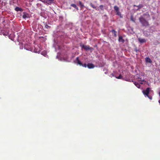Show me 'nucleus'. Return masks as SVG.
Here are the masks:
<instances>
[{
	"mask_svg": "<svg viewBox=\"0 0 160 160\" xmlns=\"http://www.w3.org/2000/svg\"><path fill=\"white\" fill-rule=\"evenodd\" d=\"M159 96L160 97V91L159 92Z\"/></svg>",
	"mask_w": 160,
	"mask_h": 160,
	"instance_id": "c85d7f7f",
	"label": "nucleus"
},
{
	"mask_svg": "<svg viewBox=\"0 0 160 160\" xmlns=\"http://www.w3.org/2000/svg\"><path fill=\"white\" fill-rule=\"evenodd\" d=\"M23 15L22 16V17L24 19H26L28 17L29 15L28 14L25 12H24L23 13Z\"/></svg>",
	"mask_w": 160,
	"mask_h": 160,
	"instance_id": "0eeeda50",
	"label": "nucleus"
},
{
	"mask_svg": "<svg viewBox=\"0 0 160 160\" xmlns=\"http://www.w3.org/2000/svg\"><path fill=\"white\" fill-rule=\"evenodd\" d=\"M112 32L113 33H114L115 36H116V32L114 30H113L112 31Z\"/></svg>",
	"mask_w": 160,
	"mask_h": 160,
	"instance_id": "4be33fe9",
	"label": "nucleus"
},
{
	"mask_svg": "<svg viewBox=\"0 0 160 160\" xmlns=\"http://www.w3.org/2000/svg\"><path fill=\"white\" fill-rule=\"evenodd\" d=\"M122 76L121 75H120L118 77H116V78L118 79H122Z\"/></svg>",
	"mask_w": 160,
	"mask_h": 160,
	"instance_id": "aec40b11",
	"label": "nucleus"
},
{
	"mask_svg": "<svg viewBox=\"0 0 160 160\" xmlns=\"http://www.w3.org/2000/svg\"><path fill=\"white\" fill-rule=\"evenodd\" d=\"M81 66H82L83 67L86 68L87 67V65L85 63L83 64H82V65Z\"/></svg>",
	"mask_w": 160,
	"mask_h": 160,
	"instance_id": "b1692460",
	"label": "nucleus"
},
{
	"mask_svg": "<svg viewBox=\"0 0 160 160\" xmlns=\"http://www.w3.org/2000/svg\"><path fill=\"white\" fill-rule=\"evenodd\" d=\"M139 20L143 26L146 27L149 25L148 22L142 17H140Z\"/></svg>",
	"mask_w": 160,
	"mask_h": 160,
	"instance_id": "f257e3e1",
	"label": "nucleus"
},
{
	"mask_svg": "<svg viewBox=\"0 0 160 160\" xmlns=\"http://www.w3.org/2000/svg\"><path fill=\"white\" fill-rule=\"evenodd\" d=\"M15 10L17 12H18V11L22 12L23 11V9L22 8H19V7H16L15 8Z\"/></svg>",
	"mask_w": 160,
	"mask_h": 160,
	"instance_id": "9d476101",
	"label": "nucleus"
},
{
	"mask_svg": "<svg viewBox=\"0 0 160 160\" xmlns=\"http://www.w3.org/2000/svg\"><path fill=\"white\" fill-rule=\"evenodd\" d=\"M9 38L11 39V40H13V39L12 38H10V36H9Z\"/></svg>",
	"mask_w": 160,
	"mask_h": 160,
	"instance_id": "bb28decb",
	"label": "nucleus"
},
{
	"mask_svg": "<svg viewBox=\"0 0 160 160\" xmlns=\"http://www.w3.org/2000/svg\"><path fill=\"white\" fill-rule=\"evenodd\" d=\"M53 1V0H44L43 2L46 4L51 5Z\"/></svg>",
	"mask_w": 160,
	"mask_h": 160,
	"instance_id": "39448f33",
	"label": "nucleus"
},
{
	"mask_svg": "<svg viewBox=\"0 0 160 160\" xmlns=\"http://www.w3.org/2000/svg\"><path fill=\"white\" fill-rule=\"evenodd\" d=\"M101 9V10H103V5H101L99 6Z\"/></svg>",
	"mask_w": 160,
	"mask_h": 160,
	"instance_id": "412c9836",
	"label": "nucleus"
},
{
	"mask_svg": "<svg viewBox=\"0 0 160 160\" xmlns=\"http://www.w3.org/2000/svg\"><path fill=\"white\" fill-rule=\"evenodd\" d=\"M71 6L75 8L77 10H78V8L77 7L76 4H71Z\"/></svg>",
	"mask_w": 160,
	"mask_h": 160,
	"instance_id": "dca6fc26",
	"label": "nucleus"
},
{
	"mask_svg": "<svg viewBox=\"0 0 160 160\" xmlns=\"http://www.w3.org/2000/svg\"><path fill=\"white\" fill-rule=\"evenodd\" d=\"M134 6H136L137 7H138V9H140V8H142V7H143V6L142 5V4H139V5L138 6H136V5H134Z\"/></svg>",
	"mask_w": 160,
	"mask_h": 160,
	"instance_id": "a211bd4d",
	"label": "nucleus"
},
{
	"mask_svg": "<svg viewBox=\"0 0 160 160\" xmlns=\"http://www.w3.org/2000/svg\"><path fill=\"white\" fill-rule=\"evenodd\" d=\"M118 40L119 42H124V40L123 39L122 37L121 36H119Z\"/></svg>",
	"mask_w": 160,
	"mask_h": 160,
	"instance_id": "4468645a",
	"label": "nucleus"
},
{
	"mask_svg": "<svg viewBox=\"0 0 160 160\" xmlns=\"http://www.w3.org/2000/svg\"><path fill=\"white\" fill-rule=\"evenodd\" d=\"M114 10L116 11V12L119 11V8L116 6H114Z\"/></svg>",
	"mask_w": 160,
	"mask_h": 160,
	"instance_id": "f3484780",
	"label": "nucleus"
},
{
	"mask_svg": "<svg viewBox=\"0 0 160 160\" xmlns=\"http://www.w3.org/2000/svg\"><path fill=\"white\" fill-rule=\"evenodd\" d=\"M1 33H2V34L4 36H7L8 34V31H7L5 32H4L3 31V30L1 32ZM0 34H1V33Z\"/></svg>",
	"mask_w": 160,
	"mask_h": 160,
	"instance_id": "f8f14e48",
	"label": "nucleus"
},
{
	"mask_svg": "<svg viewBox=\"0 0 160 160\" xmlns=\"http://www.w3.org/2000/svg\"><path fill=\"white\" fill-rule=\"evenodd\" d=\"M134 85L138 88H140V85L138 83V82H134Z\"/></svg>",
	"mask_w": 160,
	"mask_h": 160,
	"instance_id": "ddd939ff",
	"label": "nucleus"
},
{
	"mask_svg": "<svg viewBox=\"0 0 160 160\" xmlns=\"http://www.w3.org/2000/svg\"><path fill=\"white\" fill-rule=\"evenodd\" d=\"M90 5L91 7H92L93 8H95L96 10H99V9L98 8H96V7H95L94 6V5H93L92 3H91Z\"/></svg>",
	"mask_w": 160,
	"mask_h": 160,
	"instance_id": "2eb2a0df",
	"label": "nucleus"
},
{
	"mask_svg": "<svg viewBox=\"0 0 160 160\" xmlns=\"http://www.w3.org/2000/svg\"><path fill=\"white\" fill-rule=\"evenodd\" d=\"M151 90V89L149 88H147L146 90H143V94L145 95V96H147L148 97L150 100L152 99V97L151 96H149L148 95V94L149 92Z\"/></svg>",
	"mask_w": 160,
	"mask_h": 160,
	"instance_id": "f03ea898",
	"label": "nucleus"
},
{
	"mask_svg": "<svg viewBox=\"0 0 160 160\" xmlns=\"http://www.w3.org/2000/svg\"><path fill=\"white\" fill-rule=\"evenodd\" d=\"M132 20L133 21V22H135V21L133 20Z\"/></svg>",
	"mask_w": 160,
	"mask_h": 160,
	"instance_id": "7c9ffc66",
	"label": "nucleus"
},
{
	"mask_svg": "<svg viewBox=\"0 0 160 160\" xmlns=\"http://www.w3.org/2000/svg\"><path fill=\"white\" fill-rule=\"evenodd\" d=\"M45 27L47 28H50V27L48 25H46L45 26Z\"/></svg>",
	"mask_w": 160,
	"mask_h": 160,
	"instance_id": "393cba45",
	"label": "nucleus"
},
{
	"mask_svg": "<svg viewBox=\"0 0 160 160\" xmlns=\"http://www.w3.org/2000/svg\"><path fill=\"white\" fill-rule=\"evenodd\" d=\"M138 40L141 43H143L145 42L146 41V40L144 38H138Z\"/></svg>",
	"mask_w": 160,
	"mask_h": 160,
	"instance_id": "6e6552de",
	"label": "nucleus"
},
{
	"mask_svg": "<svg viewBox=\"0 0 160 160\" xmlns=\"http://www.w3.org/2000/svg\"><path fill=\"white\" fill-rule=\"evenodd\" d=\"M117 12V15H119V16H121V13L119 11H117L116 12Z\"/></svg>",
	"mask_w": 160,
	"mask_h": 160,
	"instance_id": "5701e85b",
	"label": "nucleus"
},
{
	"mask_svg": "<svg viewBox=\"0 0 160 160\" xmlns=\"http://www.w3.org/2000/svg\"><path fill=\"white\" fill-rule=\"evenodd\" d=\"M24 48H25V49H26L27 50H29V49H28V48H26V46H25L24 47Z\"/></svg>",
	"mask_w": 160,
	"mask_h": 160,
	"instance_id": "a878e982",
	"label": "nucleus"
},
{
	"mask_svg": "<svg viewBox=\"0 0 160 160\" xmlns=\"http://www.w3.org/2000/svg\"><path fill=\"white\" fill-rule=\"evenodd\" d=\"M87 67L89 68H93L94 67V66L92 63H88L87 64Z\"/></svg>",
	"mask_w": 160,
	"mask_h": 160,
	"instance_id": "1a4fd4ad",
	"label": "nucleus"
},
{
	"mask_svg": "<svg viewBox=\"0 0 160 160\" xmlns=\"http://www.w3.org/2000/svg\"><path fill=\"white\" fill-rule=\"evenodd\" d=\"M145 61L147 62L150 63H151L152 62V61L151 60V59L148 57H147L145 58Z\"/></svg>",
	"mask_w": 160,
	"mask_h": 160,
	"instance_id": "9b49d317",
	"label": "nucleus"
},
{
	"mask_svg": "<svg viewBox=\"0 0 160 160\" xmlns=\"http://www.w3.org/2000/svg\"><path fill=\"white\" fill-rule=\"evenodd\" d=\"M42 54H43V55H44H44H45L46 54V53H44V54H42Z\"/></svg>",
	"mask_w": 160,
	"mask_h": 160,
	"instance_id": "cd10ccee",
	"label": "nucleus"
},
{
	"mask_svg": "<svg viewBox=\"0 0 160 160\" xmlns=\"http://www.w3.org/2000/svg\"><path fill=\"white\" fill-rule=\"evenodd\" d=\"M79 4L81 8H82L84 7V6L83 4L81 1H79Z\"/></svg>",
	"mask_w": 160,
	"mask_h": 160,
	"instance_id": "6ab92c4d",
	"label": "nucleus"
},
{
	"mask_svg": "<svg viewBox=\"0 0 160 160\" xmlns=\"http://www.w3.org/2000/svg\"><path fill=\"white\" fill-rule=\"evenodd\" d=\"M80 47L82 48H83L86 51L88 50H92L93 49L92 48L90 47L88 45H85L83 44H81L80 45Z\"/></svg>",
	"mask_w": 160,
	"mask_h": 160,
	"instance_id": "7ed1b4c3",
	"label": "nucleus"
},
{
	"mask_svg": "<svg viewBox=\"0 0 160 160\" xmlns=\"http://www.w3.org/2000/svg\"><path fill=\"white\" fill-rule=\"evenodd\" d=\"M58 55H57V58H58Z\"/></svg>",
	"mask_w": 160,
	"mask_h": 160,
	"instance_id": "c756f323",
	"label": "nucleus"
},
{
	"mask_svg": "<svg viewBox=\"0 0 160 160\" xmlns=\"http://www.w3.org/2000/svg\"><path fill=\"white\" fill-rule=\"evenodd\" d=\"M137 80L139 82H141L140 83L142 84V82L143 81V78H142V76L140 75H138L137 76Z\"/></svg>",
	"mask_w": 160,
	"mask_h": 160,
	"instance_id": "20e7f679",
	"label": "nucleus"
},
{
	"mask_svg": "<svg viewBox=\"0 0 160 160\" xmlns=\"http://www.w3.org/2000/svg\"><path fill=\"white\" fill-rule=\"evenodd\" d=\"M75 62L77 63L78 65H79L80 66L82 65V63L81 61L79 60L78 57H77L75 61Z\"/></svg>",
	"mask_w": 160,
	"mask_h": 160,
	"instance_id": "423d86ee",
	"label": "nucleus"
}]
</instances>
